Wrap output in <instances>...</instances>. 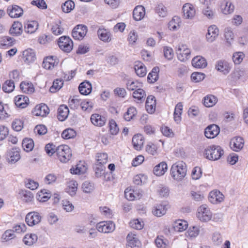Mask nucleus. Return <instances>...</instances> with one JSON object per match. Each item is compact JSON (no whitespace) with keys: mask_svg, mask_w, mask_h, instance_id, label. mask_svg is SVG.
<instances>
[{"mask_svg":"<svg viewBox=\"0 0 248 248\" xmlns=\"http://www.w3.org/2000/svg\"><path fill=\"white\" fill-rule=\"evenodd\" d=\"M15 88V82L9 79L6 80L2 86V90L7 93L13 92Z\"/></svg>","mask_w":248,"mask_h":248,"instance_id":"58","label":"nucleus"},{"mask_svg":"<svg viewBox=\"0 0 248 248\" xmlns=\"http://www.w3.org/2000/svg\"><path fill=\"white\" fill-rule=\"evenodd\" d=\"M72 151L67 145H61L57 147V155L61 162H68L72 157Z\"/></svg>","mask_w":248,"mask_h":248,"instance_id":"5","label":"nucleus"},{"mask_svg":"<svg viewBox=\"0 0 248 248\" xmlns=\"http://www.w3.org/2000/svg\"><path fill=\"white\" fill-rule=\"evenodd\" d=\"M29 102V98L23 95H19L15 98L16 105L22 108H25L28 106Z\"/></svg>","mask_w":248,"mask_h":248,"instance_id":"36","label":"nucleus"},{"mask_svg":"<svg viewBox=\"0 0 248 248\" xmlns=\"http://www.w3.org/2000/svg\"><path fill=\"white\" fill-rule=\"evenodd\" d=\"M197 217L201 222H207L212 219V213L206 204H202L197 209Z\"/></svg>","mask_w":248,"mask_h":248,"instance_id":"3","label":"nucleus"},{"mask_svg":"<svg viewBox=\"0 0 248 248\" xmlns=\"http://www.w3.org/2000/svg\"><path fill=\"white\" fill-rule=\"evenodd\" d=\"M87 170L86 164L84 161H79L76 166L70 169V172L73 174H81L85 173Z\"/></svg>","mask_w":248,"mask_h":248,"instance_id":"27","label":"nucleus"},{"mask_svg":"<svg viewBox=\"0 0 248 248\" xmlns=\"http://www.w3.org/2000/svg\"><path fill=\"white\" fill-rule=\"evenodd\" d=\"M186 173L187 166L183 161H178L174 163L170 168V176L175 181H182L186 175Z\"/></svg>","mask_w":248,"mask_h":248,"instance_id":"1","label":"nucleus"},{"mask_svg":"<svg viewBox=\"0 0 248 248\" xmlns=\"http://www.w3.org/2000/svg\"><path fill=\"white\" fill-rule=\"evenodd\" d=\"M87 32V29L85 26L78 25L74 29L72 36L75 39L81 40L85 36Z\"/></svg>","mask_w":248,"mask_h":248,"instance_id":"17","label":"nucleus"},{"mask_svg":"<svg viewBox=\"0 0 248 248\" xmlns=\"http://www.w3.org/2000/svg\"><path fill=\"white\" fill-rule=\"evenodd\" d=\"M158 145L157 143L149 142L145 146L146 152L152 155H158Z\"/></svg>","mask_w":248,"mask_h":248,"instance_id":"51","label":"nucleus"},{"mask_svg":"<svg viewBox=\"0 0 248 248\" xmlns=\"http://www.w3.org/2000/svg\"><path fill=\"white\" fill-rule=\"evenodd\" d=\"M224 152L219 146L212 145L207 147L204 151V155L208 159L215 161L219 159Z\"/></svg>","mask_w":248,"mask_h":248,"instance_id":"2","label":"nucleus"},{"mask_svg":"<svg viewBox=\"0 0 248 248\" xmlns=\"http://www.w3.org/2000/svg\"><path fill=\"white\" fill-rule=\"evenodd\" d=\"M245 55L243 52L238 51L233 53L232 59L235 64H240L243 61Z\"/></svg>","mask_w":248,"mask_h":248,"instance_id":"59","label":"nucleus"},{"mask_svg":"<svg viewBox=\"0 0 248 248\" xmlns=\"http://www.w3.org/2000/svg\"><path fill=\"white\" fill-rule=\"evenodd\" d=\"M159 71V69L157 67H154L152 69L151 72L148 74L147 79L148 82L150 83H154L158 78V73Z\"/></svg>","mask_w":248,"mask_h":248,"instance_id":"56","label":"nucleus"},{"mask_svg":"<svg viewBox=\"0 0 248 248\" xmlns=\"http://www.w3.org/2000/svg\"><path fill=\"white\" fill-rule=\"evenodd\" d=\"M231 149L235 152L240 151L244 147V140L240 137H236L232 138L230 141Z\"/></svg>","mask_w":248,"mask_h":248,"instance_id":"20","label":"nucleus"},{"mask_svg":"<svg viewBox=\"0 0 248 248\" xmlns=\"http://www.w3.org/2000/svg\"><path fill=\"white\" fill-rule=\"evenodd\" d=\"M63 82L62 79H56L53 82L52 86L50 88V92L51 93H55L59 91L63 86Z\"/></svg>","mask_w":248,"mask_h":248,"instance_id":"64","label":"nucleus"},{"mask_svg":"<svg viewBox=\"0 0 248 248\" xmlns=\"http://www.w3.org/2000/svg\"><path fill=\"white\" fill-rule=\"evenodd\" d=\"M167 210V205L159 204L156 205L153 210L154 215L157 217H161L165 215Z\"/></svg>","mask_w":248,"mask_h":248,"instance_id":"49","label":"nucleus"},{"mask_svg":"<svg viewBox=\"0 0 248 248\" xmlns=\"http://www.w3.org/2000/svg\"><path fill=\"white\" fill-rule=\"evenodd\" d=\"M37 240V235L35 233H31L26 234L23 239V241L26 245L31 246L35 243Z\"/></svg>","mask_w":248,"mask_h":248,"instance_id":"46","label":"nucleus"},{"mask_svg":"<svg viewBox=\"0 0 248 248\" xmlns=\"http://www.w3.org/2000/svg\"><path fill=\"white\" fill-rule=\"evenodd\" d=\"M58 45L60 49L65 52H70L73 47L72 40L65 36H62L59 39Z\"/></svg>","mask_w":248,"mask_h":248,"instance_id":"8","label":"nucleus"},{"mask_svg":"<svg viewBox=\"0 0 248 248\" xmlns=\"http://www.w3.org/2000/svg\"><path fill=\"white\" fill-rule=\"evenodd\" d=\"M142 194L141 190L132 187H128L124 191L125 197L129 201L140 199L141 198Z\"/></svg>","mask_w":248,"mask_h":248,"instance_id":"7","label":"nucleus"},{"mask_svg":"<svg viewBox=\"0 0 248 248\" xmlns=\"http://www.w3.org/2000/svg\"><path fill=\"white\" fill-rule=\"evenodd\" d=\"M51 30L56 35H60L63 32V28L62 26V23L60 20H57L53 23Z\"/></svg>","mask_w":248,"mask_h":248,"instance_id":"55","label":"nucleus"},{"mask_svg":"<svg viewBox=\"0 0 248 248\" xmlns=\"http://www.w3.org/2000/svg\"><path fill=\"white\" fill-rule=\"evenodd\" d=\"M69 109L68 107L64 105L59 107L58 110V118L61 121L65 120L68 117Z\"/></svg>","mask_w":248,"mask_h":248,"instance_id":"45","label":"nucleus"},{"mask_svg":"<svg viewBox=\"0 0 248 248\" xmlns=\"http://www.w3.org/2000/svg\"><path fill=\"white\" fill-rule=\"evenodd\" d=\"M39 24L36 21H28L24 23V30L26 33H34L38 29Z\"/></svg>","mask_w":248,"mask_h":248,"instance_id":"33","label":"nucleus"},{"mask_svg":"<svg viewBox=\"0 0 248 248\" xmlns=\"http://www.w3.org/2000/svg\"><path fill=\"white\" fill-rule=\"evenodd\" d=\"M108 125L109 131L110 134L116 135L119 131V128L116 121L113 119L110 120L109 121Z\"/></svg>","mask_w":248,"mask_h":248,"instance_id":"63","label":"nucleus"},{"mask_svg":"<svg viewBox=\"0 0 248 248\" xmlns=\"http://www.w3.org/2000/svg\"><path fill=\"white\" fill-rule=\"evenodd\" d=\"M92 124L95 126L102 127L106 123V118L98 113L93 114L90 118Z\"/></svg>","mask_w":248,"mask_h":248,"instance_id":"19","label":"nucleus"},{"mask_svg":"<svg viewBox=\"0 0 248 248\" xmlns=\"http://www.w3.org/2000/svg\"><path fill=\"white\" fill-rule=\"evenodd\" d=\"M183 17L185 19L193 20L196 15V7L190 3L184 4L182 7Z\"/></svg>","mask_w":248,"mask_h":248,"instance_id":"6","label":"nucleus"},{"mask_svg":"<svg viewBox=\"0 0 248 248\" xmlns=\"http://www.w3.org/2000/svg\"><path fill=\"white\" fill-rule=\"evenodd\" d=\"M7 11L8 15L13 18L20 17L23 15V9L16 5L8 6Z\"/></svg>","mask_w":248,"mask_h":248,"instance_id":"15","label":"nucleus"},{"mask_svg":"<svg viewBox=\"0 0 248 248\" xmlns=\"http://www.w3.org/2000/svg\"><path fill=\"white\" fill-rule=\"evenodd\" d=\"M22 31L23 26L19 21L14 22L9 30L10 33L13 36H19L21 34Z\"/></svg>","mask_w":248,"mask_h":248,"instance_id":"35","label":"nucleus"},{"mask_svg":"<svg viewBox=\"0 0 248 248\" xmlns=\"http://www.w3.org/2000/svg\"><path fill=\"white\" fill-rule=\"evenodd\" d=\"M154 10L155 13L159 18H165L168 16V9L162 3H157L155 5Z\"/></svg>","mask_w":248,"mask_h":248,"instance_id":"30","label":"nucleus"},{"mask_svg":"<svg viewBox=\"0 0 248 248\" xmlns=\"http://www.w3.org/2000/svg\"><path fill=\"white\" fill-rule=\"evenodd\" d=\"M220 8L224 15H227L233 13L234 6L230 0H223L220 3Z\"/></svg>","mask_w":248,"mask_h":248,"instance_id":"21","label":"nucleus"},{"mask_svg":"<svg viewBox=\"0 0 248 248\" xmlns=\"http://www.w3.org/2000/svg\"><path fill=\"white\" fill-rule=\"evenodd\" d=\"M144 143V138L142 135L137 134L133 136L132 138V144L134 148L136 150H140L143 146Z\"/></svg>","mask_w":248,"mask_h":248,"instance_id":"37","label":"nucleus"},{"mask_svg":"<svg viewBox=\"0 0 248 248\" xmlns=\"http://www.w3.org/2000/svg\"><path fill=\"white\" fill-rule=\"evenodd\" d=\"M126 248H140L141 244L136 234L130 232L126 237Z\"/></svg>","mask_w":248,"mask_h":248,"instance_id":"13","label":"nucleus"},{"mask_svg":"<svg viewBox=\"0 0 248 248\" xmlns=\"http://www.w3.org/2000/svg\"><path fill=\"white\" fill-rule=\"evenodd\" d=\"M138 114V110L134 106L129 107L126 111L124 113L123 118L126 122L134 120Z\"/></svg>","mask_w":248,"mask_h":248,"instance_id":"25","label":"nucleus"},{"mask_svg":"<svg viewBox=\"0 0 248 248\" xmlns=\"http://www.w3.org/2000/svg\"><path fill=\"white\" fill-rule=\"evenodd\" d=\"M217 102V98L213 95L209 94L205 96L203 100V103L206 107H212Z\"/></svg>","mask_w":248,"mask_h":248,"instance_id":"47","label":"nucleus"},{"mask_svg":"<svg viewBox=\"0 0 248 248\" xmlns=\"http://www.w3.org/2000/svg\"><path fill=\"white\" fill-rule=\"evenodd\" d=\"M224 36L225 38L227 44L231 46L233 42L235 35L233 30L231 27H226L224 29Z\"/></svg>","mask_w":248,"mask_h":248,"instance_id":"39","label":"nucleus"},{"mask_svg":"<svg viewBox=\"0 0 248 248\" xmlns=\"http://www.w3.org/2000/svg\"><path fill=\"white\" fill-rule=\"evenodd\" d=\"M42 217L39 213L36 212H31L27 214L26 217V222L30 226H33L38 224L41 220Z\"/></svg>","mask_w":248,"mask_h":248,"instance_id":"12","label":"nucleus"},{"mask_svg":"<svg viewBox=\"0 0 248 248\" xmlns=\"http://www.w3.org/2000/svg\"><path fill=\"white\" fill-rule=\"evenodd\" d=\"M182 20L178 16H174L169 21L168 23V28L171 31H176L181 27Z\"/></svg>","mask_w":248,"mask_h":248,"instance_id":"34","label":"nucleus"},{"mask_svg":"<svg viewBox=\"0 0 248 248\" xmlns=\"http://www.w3.org/2000/svg\"><path fill=\"white\" fill-rule=\"evenodd\" d=\"M108 155L107 153H98L96 155V164L104 165L108 162Z\"/></svg>","mask_w":248,"mask_h":248,"instance_id":"60","label":"nucleus"},{"mask_svg":"<svg viewBox=\"0 0 248 248\" xmlns=\"http://www.w3.org/2000/svg\"><path fill=\"white\" fill-rule=\"evenodd\" d=\"M22 147L26 152L31 151L34 147V142L33 140L29 138H25L22 141Z\"/></svg>","mask_w":248,"mask_h":248,"instance_id":"61","label":"nucleus"},{"mask_svg":"<svg viewBox=\"0 0 248 248\" xmlns=\"http://www.w3.org/2000/svg\"><path fill=\"white\" fill-rule=\"evenodd\" d=\"M76 135L77 133L74 129L68 128L63 131L62 137L64 139H70L75 138Z\"/></svg>","mask_w":248,"mask_h":248,"instance_id":"62","label":"nucleus"},{"mask_svg":"<svg viewBox=\"0 0 248 248\" xmlns=\"http://www.w3.org/2000/svg\"><path fill=\"white\" fill-rule=\"evenodd\" d=\"M99 38L105 43H109L112 39V35L110 31L106 29H99L97 31Z\"/></svg>","mask_w":248,"mask_h":248,"instance_id":"24","label":"nucleus"},{"mask_svg":"<svg viewBox=\"0 0 248 248\" xmlns=\"http://www.w3.org/2000/svg\"><path fill=\"white\" fill-rule=\"evenodd\" d=\"M146 93L141 88H138L133 93L132 96L137 103L143 102L146 97Z\"/></svg>","mask_w":248,"mask_h":248,"instance_id":"41","label":"nucleus"},{"mask_svg":"<svg viewBox=\"0 0 248 248\" xmlns=\"http://www.w3.org/2000/svg\"><path fill=\"white\" fill-rule=\"evenodd\" d=\"M22 91L27 94H31L34 92V88L31 82L23 81L20 85Z\"/></svg>","mask_w":248,"mask_h":248,"instance_id":"48","label":"nucleus"},{"mask_svg":"<svg viewBox=\"0 0 248 248\" xmlns=\"http://www.w3.org/2000/svg\"><path fill=\"white\" fill-rule=\"evenodd\" d=\"M19 151L17 148H12L8 150L6 154V159L10 164H14L20 159Z\"/></svg>","mask_w":248,"mask_h":248,"instance_id":"10","label":"nucleus"},{"mask_svg":"<svg viewBox=\"0 0 248 248\" xmlns=\"http://www.w3.org/2000/svg\"><path fill=\"white\" fill-rule=\"evenodd\" d=\"M215 68L217 71L226 75L230 72L231 66L227 62L224 60H220L217 62Z\"/></svg>","mask_w":248,"mask_h":248,"instance_id":"18","label":"nucleus"},{"mask_svg":"<svg viewBox=\"0 0 248 248\" xmlns=\"http://www.w3.org/2000/svg\"><path fill=\"white\" fill-rule=\"evenodd\" d=\"M98 232L103 233H110L115 229V224L111 221H101L96 224Z\"/></svg>","mask_w":248,"mask_h":248,"instance_id":"9","label":"nucleus"},{"mask_svg":"<svg viewBox=\"0 0 248 248\" xmlns=\"http://www.w3.org/2000/svg\"><path fill=\"white\" fill-rule=\"evenodd\" d=\"M51 197L50 192L46 189H42L38 192L36 199L40 202H45L48 201Z\"/></svg>","mask_w":248,"mask_h":248,"instance_id":"44","label":"nucleus"},{"mask_svg":"<svg viewBox=\"0 0 248 248\" xmlns=\"http://www.w3.org/2000/svg\"><path fill=\"white\" fill-rule=\"evenodd\" d=\"M78 90L81 94L85 95H88L92 92V84L89 81H84L79 85Z\"/></svg>","mask_w":248,"mask_h":248,"instance_id":"42","label":"nucleus"},{"mask_svg":"<svg viewBox=\"0 0 248 248\" xmlns=\"http://www.w3.org/2000/svg\"><path fill=\"white\" fill-rule=\"evenodd\" d=\"M33 114L37 116H46L49 113V108L45 104L36 105L32 111Z\"/></svg>","mask_w":248,"mask_h":248,"instance_id":"23","label":"nucleus"},{"mask_svg":"<svg viewBox=\"0 0 248 248\" xmlns=\"http://www.w3.org/2000/svg\"><path fill=\"white\" fill-rule=\"evenodd\" d=\"M134 69L136 74L139 77H143L146 75V68L144 64L140 61L135 62Z\"/></svg>","mask_w":248,"mask_h":248,"instance_id":"38","label":"nucleus"},{"mask_svg":"<svg viewBox=\"0 0 248 248\" xmlns=\"http://www.w3.org/2000/svg\"><path fill=\"white\" fill-rule=\"evenodd\" d=\"M145 15V9L142 5L136 6L133 12V16L135 20L140 21Z\"/></svg>","mask_w":248,"mask_h":248,"instance_id":"28","label":"nucleus"},{"mask_svg":"<svg viewBox=\"0 0 248 248\" xmlns=\"http://www.w3.org/2000/svg\"><path fill=\"white\" fill-rule=\"evenodd\" d=\"M78 184L75 180H71L67 184L65 191L71 196L75 195L77 191Z\"/></svg>","mask_w":248,"mask_h":248,"instance_id":"43","label":"nucleus"},{"mask_svg":"<svg viewBox=\"0 0 248 248\" xmlns=\"http://www.w3.org/2000/svg\"><path fill=\"white\" fill-rule=\"evenodd\" d=\"M176 53L177 59L182 62H185L190 58L191 50L186 45L180 44L176 47Z\"/></svg>","mask_w":248,"mask_h":248,"instance_id":"4","label":"nucleus"},{"mask_svg":"<svg viewBox=\"0 0 248 248\" xmlns=\"http://www.w3.org/2000/svg\"><path fill=\"white\" fill-rule=\"evenodd\" d=\"M82 99L78 96H75L69 99L68 103L71 108L76 109L80 106Z\"/></svg>","mask_w":248,"mask_h":248,"instance_id":"57","label":"nucleus"},{"mask_svg":"<svg viewBox=\"0 0 248 248\" xmlns=\"http://www.w3.org/2000/svg\"><path fill=\"white\" fill-rule=\"evenodd\" d=\"M219 34V29L215 25H210L207 29L206 34V39L207 42L211 43L214 42Z\"/></svg>","mask_w":248,"mask_h":248,"instance_id":"16","label":"nucleus"},{"mask_svg":"<svg viewBox=\"0 0 248 248\" xmlns=\"http://www.w3.org/2000/svg\"><path fill=\"white\" fill-rule=\"evenodd\" d=\"M208 199L211 203L217 204L224 201V196L219 190H214L209 193Z\"/></svg>","mask_w":248,"mask_h":248,"instance_id":"14","label":"nucleus"},{"mask_svg":"<svg viewBox=\"0 0 248 248\" xmlns=\"http://www.w3.org/2000/svg\"><path fill=\"white\" fill-rule=\"evenodd\" d=\"M93 107V103L89 99H82L80 103V107L84 111L90 112Z\"/></svg>","mask_w":248,"mask_h":248,"instance_id":"54","label":"nucleus"},{"mask_svg":"<svg viewBox=\"0 0 248 248\" xmlns=\"http://www.w3.org/2000/svg\"><path fill=\"white\" fill-rule=\"evenodd\" d=\"M142 86V83L136 80L129 79L126 83V88L129 91H135Z\"/></svg>","mask_w":248,"mask_h":248,"instance_id":"52","label":"nucleus"},{"mask_svg":"<svg viewBox=\"0 0 248 248\" xmlns=\"http://www.w3.org/2000/svg\"><path fill=\"white\" fill-rule=\"evenodd\" d=\"M24 61L27 63L34 62L35 60V55L32 49H28L25 50L23 53Z\"/></svg>","mask_w":248,"mask_h":248,"instance_id":"50","label":"nucleus"},{"mask_svg":"<svg viewBox=\"0 0 248 248\" xmlns=\"http://www.w3.org/2000/svg\"><path fill=\"white\" fill-rule=\"evenodd\" d=\"M246 71L244 69H235L230 75L233 80H237L246 75Z\"/></svg>","mask_w":248,"mask_h":248,"instance_id":"53","label":"nucleus"},{"mask_svg":"<svg viewBox=\"0 0 248 248\" xmlns=\"http://www.w3.org/2000/svg\"><path fill=\"white\" fill-rule=\"evenodd\" d=\"M192 65L197 68H204L207 65L206 60L201 56H197L194 57L191 61Z\"/></svg>","mask_w":248,"mask_h":248,"instance_id":"31","label":"nucleus"},{"mask_svg":"<svg viewBox=\"0 0 248 248\" xmlns=\"http://www.w3.org/2000/svg\"><path fill=\"white\" fill-rule=\"evenodd\" d=\"M59 63V59L57 56H50L44 59L42 66L46 69L52 70L56 67Z\"/></svg>","mask_w":248,"mask_h":248,"instance_id":"11","label":"nucleus"},{"mask_svg":"<svg viewBox=\"0 0 248 248\" xmlns=\"http://www.w3.org/2000/svg\"><path fill=\"white\" fill-rule=\"evenodd\" d=\"M145 108L147 111L150 114L155 112L156 108V100L154 96L150 95L147 98Z\"/></svg>","mask_w":248,"mask_h":248,"instance_id":"29","label":"nucleus"},{"mask_svg":"<svg viewBox=\"0 0 248 248\" xmlns=\"http://www.w3.org/2000/svg\"><path fill=\"white\" fill-rule=\"evenodd\" d=\"M168 170V165L166 162L162 161L156 165L154 168V173L157 176L163 175Z\"/></svg>","mask_w":248,"mask_h":248,"instance_id":"32","label":"nucleus"},{"mask_svg":"<svg viewBox=\"0 0 248 248\" xmlns=\"http://www.w3.org/2000/svg\"><path fill=\"white\" fill-rule=\"evenodd\" d=\"M219 132V127L217 125L211 124L205 128L204 135L208 139H213L217 136Z\"/></svg>","mask_w":248,"mask_h":248,"instance_id":"22","label":"nucleus"},{"mask_svg":"<svg viewBox=\"0 0 248 248\" xmlns=\"http://www.w3.org/2000/svg\"><path fill=\"white\" fill-rule=\"evenodd\" d=\"M202 230V228L199 225L190 226L187 230L186 235L187 238L191 239L195 238L199 235Z\"/></svg>","mask_w":248,"mask_h":248,"instance_id":"26","label":"nucleus"},{"mask_svg":"<svg viewBox=\"0 0 248 248\" xmlns=\"http://www.w3.org/2000/svg\"><path fill=\"white\" fill-rule=\"evenodd\" d=\"M187 227V222L182 219L176 220L173 224V228L174 230L178 232H182L185 231Z\"/></svg>","mask_w":248,"mask_h":248,"instance_id":"40","label":"nucleus"}]
</instances>
